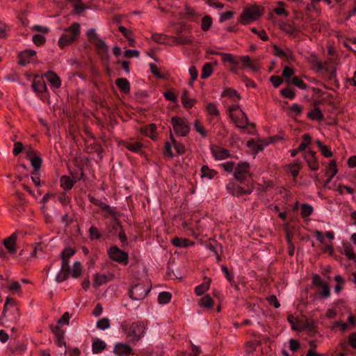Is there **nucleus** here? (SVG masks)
I'll return each mask as SVG.
<instances>
[{
  "label": "nucleus",
  "mask_w": 356,
  "mask_h": 356,
  "mask_svg": "<svg viewBox=\"0 0 356 356\" xmlns=\"http://www.w3.org/2000/svg\"><path fill=\"white\" fill-rule=\"evenodd\" d=\"M222 61L224 63H229V70L234 74H238L241 68L249 67L253 70H256L257 67L251 62L248 56H238L232 54H221Z\"/></svg>",
  "instance_id": "f257e3e1"
},
{
  "label": "nucleus",
  "mask_w": 356,
  "mask_h": 356,
  "mask_svg": "<svg viewBox=\"0 0 356 356\" xmlns=\"http://www.w3.org/2000/svg\"><path fill=\"white\" fill-rule=\"evenodd\" d=\"M75 254V250L72 248H65L61 254V266L60 271L56 276V281L57 282H62L66 280L70 275V259Z\"/></svg>",
  "instance_id": "f03ea898"
},
{
  "label": "nucleus",
  "mask_w": 356,
  "mask_h": 356,
  "mask_svg": "<svg viewBox=\"0 0 356 356\" xmlns=\"http://www.w3.org/2000/svg\"><path fill=\"white\" fill-rule=\"evenodd\" d=\"M122 327L126 332L127 337L135 344L144 336L147 323L144 321H137L131 323L128 328L125 325H122Z\"/></svg>",
  "instance_id": "7ed1b4c3"
},
{
  "label": "nucleus",
  "mask_w": 356,
  "mask_h": 356,
  "mask_svg": "<svg viewBox=\"0 0 356 356\" xmlns=\"http://www.w3.org/2000/svg\"><path fill=\"white\" fill-rule=\"evenodd\" d=\"M81 33V26L79 23L74 22L72 25L64 29V33L60 37L58 44L63 49L68 46L77 40Z\"/></svg>",
  "instance_id": "20e7f679"
},
{
  "label": "nucleus",
  "mask_w": 356,
  "mask_h": 356,
  "mask_svg": "<svg viewBox=\"0 0 356 356\" xmlns=\"http://www.w3.org/2000/svg\"><path fill=\"white\" fill-rule=\"evenodd\" d=\"M228 113L232 122L240 129H246L248 125L254 126V124H249L246 114L238 104L229 106Z\"/></svg>",
  "instance_id": "39448f33"
},
{
  "label": "nucleus",
  "mask_w": 356,
  "mask_h": 356,
  "mask_svg": "<svg viewBox=\"0 0 356 356\" xmlns=\"http://www.w3.org/2000/svg\"><path fill=\"white\" fill-rule=\"evenodd\" d=\"M264 8L256 5H252L245 8L240 16V22L247 25L252 22L257 20L263 14Z\"/></svg>",
  "instance_id": "423d86ee"
},
{
  "label": "nucleus",
  "mask_w": 356,
  "mask_h": 356,
  "mask_svg": "<svg viewBox=\"0 0 356 356\" xmlns=\"http://www.w3.org/2000/svg\"><path fill=\"white\" fill-rule=\"evenodd\" d=\"M227 190L234 196H242L244 195H250L254 190V186L252 181L247 183H237L234 180L230 181L227 185Z\"/></svg>",
  "instance_id": "0eeeda50"
},
{
  "label": "nucleus",
  "mask_w": 356,
  "mask_h": 356,
  "mask_svg": "<svg viewBox=\"0 0 356 356\" xmlns=\"http://www.w3.org/2000/svg\"><path fill=\"white\" fill-rule=\"evenodd\" d=\"M171 124L174 132L177 136L184 137L190 132L189 122L185 118L174 116L171 118Z\"/></svg>",
  "instance_id": "6e6552de"
},
{
  "label": "nucleus",
  "mask_w": 356,
  "mask_h": 356,
  "mask_svg": "<svg viewBox=\"0 0 356 356\" xmlns=\"http://www.w3.org/2000/svg\"><path fill=\"white\" fill-rule=\"evenodd\" d=\"M234 176L241 183L251 181L249 164L246 162L239 163L235 168Z\"/></svg>",
  "instance_id": "1a4fd4ad"
},
{
  "label": "nucleus",
  "mask_w": 356,
  "mask_h": 356,
  "mask_svg": "<svg viewBox=\"0 0 356 356\" xmlns=\"http://www.w3.org/2000/svg\"><path fill=\"white\" fill-rule=\"evenodd\" d=\"M108 254L111 259L122 265H127L129 262L128 253L117 246H111L108 250Z\"/></svg>",
  "instance_id": "9d476101"
},
{
  "label": "nucleus",
  "mask_w": 356,
  "mask_h": 356,
  "mask_svg": "<svg viewBox=\"0 0 356 356\" xmlns=\"http://www.w3.org/2000/svg\"><path fill=\"white\" fill-rule=\"evenodd\" d=\"M150 291V286L143 283H139L132 286L129 291L131 299L136 300H143Z\"/></svg>",
  "instance_id": "9b49d317"
},
{
  "label": "nucleus",
  "mask_w": 356,
  "mask_h": 356,
  "mask_svg": "<svg viewBox=\"0 0 356 356\" xmlns=\"http://www.w3.org/2000/svg\"><path fill=\"white\" fill-rule=\"evenodd\" d=\"M3 316L9 320H17L19 316L18 309L15 305V300L12 298H7L4 304Z\"/></svg>",
  "instance_id": "f8f14e48"
},
{
  "label": "nucleus",
  "mask_w": 356,
  "mask_h": 356,
  "mask_svg": "<svg viewBox=\"0 0 356 356\" xmlns=\"http://www.w3.org/2000/svg\"><path fill=\"white\" fill-rule=\"evenodd\" d=\"M88 41L99 50H106L107 45L97 34L95 29H90L86 32Z\"/></svg>",
  "instance_id": "ddd939ff"
},
{
  "label": "nucleus",
  "mask_w": 356,
  "mask_h": 356,
  "mask_svg": "<svg viewBox=\"0 0 356 356\" xmlns=\"http://www.w3.org/2000/svg\"><path fill=\"white\" fill-rule=\"evenodd\" d=\"M307 60L312 65V69L316 72H319L323 70H327V62H321L316 54H312L307 58Z\"/></svg>",
  "instance_id": "4468645a"
},
{
  "label": "nucleus",
  "mask_w": 356,
  "mask_h": 356,
  "mask_svg": "<svg viewBox=\"0 0 356 356\" xmlns=\"http://www.w3.org/2000/svg\"><path fill=\"white\" fill-rule=\"evenodd\" d=\"M303 157L310 170L316 171L319 168L318 161L316 156L315 152L308 150L304 153Z\"/></svg>",
  "instance_id": "2eb2a0df"
},
{
  "label": "nucleus",
  "mask_w": 356,
  "mask_h": 356,
  "mask_svg": "<svg viewBox=\"0 0 356 356\" xmlns=\"http://www.w3.org/2000/svg\"><path fill=\"white\" fill-rule=\"evenodd\" d=\"M113 353L118 356L134 355L133 348L128 344L117 343L113 348Z\"/></svg>",
  "instance_id": "dca6fc26"
},
{
  "label": "nucleus",
  "mask_w": 356,
  "mask_h": 356,
  "mask_svg": "<svg viewBox=\"0 0 356 356\" xmlns=\"http://www.w3.org/2000/svg\"><path fill=\"white\" fill-rule=\"evenodd\" d=\"M35 51L31 49H26L20 52L18 55L19 64L24 66L30 63L35 56Z\"/></svg>",
  "instance_id": "f3484780"
},
{
  "label": "nucleus",
  "mask_w": 356,
  "mask_h": 356,
  "mask_svg": "<svg viewBox=\"0 0 356 356\" xmlns=\"http://www.w3.org/2000/svg\"><path fill=\"white\" fill-rule=\"evenodd\" d=\"M140 133L153 140L157 139V127L154 123L142 127L140 128Z\"/></svg>",
  "instance_id": "a211bd4d"
},
{
  "label": "nucleus",
  "mask_w": 356,
  "mask_h": 356,
  "mask_svg": "<svg viewBox=\"0 0 356 356\" xmlns=\"http://www.w3.org/2000/svg\"><path fill=\"white\" fill-rule=\"evenodd\" d=\"M17 234L13 233L9 237L3 240L4 247L7 249L8 253L10 254H15L17 252Z\"/></svg>",
  "instance_id": "6ab92c4d"
},
{
  "label": "nucleus",
  "mask_w": 356,
  "mask_h": 356,
  "mask_svg": "<svg viewBox=\"0 0 356 356\" xmlns=\"http://www.w3.org/2000/svg\"><path fill=\"white\" fill-rule=\"evenodd\" d=\"M211 151L216 160H223L230 157L229 151L220 146H213Z\"/></svg>",
  "instance_id": "aec40b11"
},
{
  "label": "nucleus",
  "mask_w": 356,
  "mask_h": 356,
  "mask_svg": "<svg viewBox=\"0 0 356 356\" xmlns=\"http://www.w3.org/2000/svg\"><path fill=\"white\" fill-rule=\"evenodd\" d=\"M115 279L113 273H108L107 274H96L94 278V286L99 287Z\"/></svg>",
  "instance_id": "412c9836"
},
{
  "label": "nucleus",
  "mask_w": 356,
  "mask_h": 356,
  "mask_svg": "<svg viewBox=\"0 0 356 356\" xmlns=\"http://www.w3.org/2000/svg\"><path fill=\"white\" fill-rule=\"evenodd\" d=\"M121 144L129 151L134 153H139L142 151L143 145L140 142L130 140H122Z\"/></svg>",
  "instance_id": "4be33fe9"
},
{
  "label": "nucleus",
  "mask_w": 356,
  "mask_h": 356,
  "mask_svg": "<svg viewBox=\"0 0 356 356\" xmlns=\"http://www.w3.org/2000/svg\"><path fill=\"white\" fill-rule=\"evenodd\" d=\"M51 330L56 336V344L59 347L65 346L66 343L64 339V331L60 329L58 325L51 326Z\"/></svg>",
  "instance_id": "5701e85b"
},
{
  "label": "nucleus",
  "mask_w": 356,
  "mask_h": 356,
  "mask_svg": "<svg viewBox=\"0 0 356 356\" xmlns=\"http://www.w3.org/2000/svg\"><path fill=\"white\" fill-rule=\"evenodd\" d=\"M44 76L50 83L51 86L55 88H58L61 86V80L59 76L52 71H48L44 74Z\"/></svg>",
  "instance_id": "b1692460"
},
{
  "label": "nucleus",
  "mask_w": 356,
  "mask_h": 356,
  "mask_svg": "<svg viewBox=\"0 0 356 356\" xmlns=\"http://www.w3.org/2000/svg\"><path fill=\"white\" fill-rule=\"evenodd\" d=\"M107 348L106 343L102 339L95 338L92 339V351L94 354H99L106 350Z\"/></svg>",
  "instance_id": "393cba45"
},
{
  "label": "nucleus",
  "mask_w": 356,
  "mask_h": 356,
  "mask_svg": "<svg viewBox=\"0 0 356 356\" xmlns=\"http://www.w3.org/2000/svg\"><path fill=\"white\" fill-rule=\"evenodd\" d=\"M221 97H228L229 99L234 102L239 101L241 98V95L236 90L230 88H225L222 92Z\"/></svg>",
  "instance_id": "a878e982"
},
{
  "label": "nucleus",
  "mask_w": 356,
  "mask_h": 356,
  "mask_svg": "<svg viewBox=\"0 0 356 356\" xmlns=\"http://www.w3.org/2000/svg\"><path fill=\"white\" fill-rule=\"evenodd\" d=\"M181 101L184 107L188 109L191 108L196 103L195 99L190 98L189 92L186 90H183Z\"/></svg>",
  "instance_id": "bb28decb"
},
{
  "label": "nucleus",
  "mask_w": 356,
  "mask_h": 356,
  "mask_svg": "<svg viewBox=\"0 0 356 356\" xmlns=\"http://www.w3.org/2000/svg\"><path fill=\"white\" fill-rule=\"evenodd\" d=\"M172 244L177 248H187L193 245L195 243L185 238L175 237L171 241Z\"/></svg>",
  "instance_id": "cd10ccee"
},
{
  "label": "nucleus",
  "mask_w": 356,
  "mask_h": 356,
  "mask_svg": "<svg viewBox=\"0 0 356 356\" xmlns=\"http://www.w3.org/2000/svg\"><path fill=\"white\" fill-rule=\"evenodd\" d=\"M211 280L208 277L204 279L203 282L195 288V293L197 296H202L209 289Z\"/></svg>",
  "instance_id": "c85d7f7f"
},
{
  "label": "nucleus",
  "mask_w": 356,
  "mask_h": 356,
  "mask_svg": "<svg viewBox=\"0 0 356 356\" xmlns=\"http://www.w3.org/2000/svg\"><path fill=\"white\" fill-rule=\"evenodd\" d=\"M273 51L274 54L280 58H287V59H292L293 58V54L290 50H287L286 51H284L283 49H282L279 46L274 44L273 46Z\"/></svg>",
  "instance_id": "c756f323"
},
{
  "label": "nucleus",
  "mask_w": 356,
  "mask_h": 356,
  "mask_svg": "<svg viewBox=\"0 0 356 356\" xmlns=\"http://www.w3.org/2000/svg\"><path fill=\"white\" fill-rule=\"evenodd\" d=\"M118 88L124 93H129L130 91V84L127 79L119 78L115 81Z\"/></svg>",
  "instance_id": "7c9ffc66"
},
{
  "label": "nucleus",
  "mask_w": 356,
  "mask_h": 356,
  "mask_svg": "<svg viewBox=\"0 0 356 356\" xmlns=\"http://www.w3.org/2000/svg\"><path fill=\"white\" fill-rule=\"evenodd\" d=\"M32 88L36 92H43L46 90L47 86L42 78H39L33 81Z\"/></svg>",
  "instance_id": "2f4dec72"
},
{
  "label": "nucleus",
  "mask_w": 356,
  "mask_h": 356,
  "mask_svg": "<svg viewBox=\"0 0 356 356\" xmlns=\"http://www.w3.org/2000/svg\"><path fill=\"white\" fill-rule=\"evenodd\" d=\"M315 236L316 239L322 244L325 243V236L327 238H328L330 241L333 240L334 238V234L332 231L326 232L324 234L322 232L316 230L314 232Z\"/></svg>",
  "instance_id": "473e14b6"
},
{
  "label": "nucleus",
  "mask_w": 356,
  "mask_h": 356,
  "mask_svg": "<svg viewBox=\"0 0 356 356\" xmlns=\"http://www.w3.org/2000/svg\"><path fill=\"white\" fill-rule=\"evenodd\" d=\"M287 168L289 172L293 177V178H296L298 175L301 169L300 162L299 161H295L289 164Z\"/></svg>",
  "instance_id": "72a5a7b5"
},
{
  "label": "nucleus",
  "mask_w": 356,
  "mask_h": 356,
  "mask_svg": "<svg viewBox=\"0 0 356 356\" xmlns=\"http://www.w3.org/2000/svg\"><path fill=\"white\" fill-rule=\"evenodd\" d=\"M60 186L64 190H70L74 185V181L69 176H62L60 179Z\"/></svg>",
  "instance_id": "f704fd0d"
},
{
  "label": "nucleus",
  "mask_w": 356,
  "mask_h": 356,
  "mask_svg": "<svg viewBox=\"0 0 356 356\" xmlns=\"http://www.w3.org/2000/svg\"><path fill=\"white\" fill-rule=\"evenodd\" d=\"M213 72V65L211 63H206L202 69L201 78L203 79L209 77Z\"/></svg>",
  "instance_id": "c9c22d12"
},
{
  "label": "nucleus",
  "mask_w": 356,
  "mask_h": 356,
  "mask_svg": "<svg viewBox=\"0 0 356 356\" xmlns=\"http://www.w3.org/2000/svg\"><path fill=\"white\" fill-rule=\"evenodd\" d=\"M307 117L312 120L322 121L323 120V115L318 108L311 110L308 113Z\"/></svg>",
  "instance_id": "e433bc0d"
},
{
  "label": "nucleus",
  "mask_w": 356,
  "mask_h": 356,
  "mask_svg": "<svg viewBox=\"0 0 356 356\" xmlns=\"http://www.w3.org/2000/svg\"><path fill=\"white\" fill-rule=\"evenodd\" d=\"M338 169L337 167V163L335 160H332L330 162L327 169L326 174L330 177L329 181L337 175Z\"/></svg>",
  "instance_id": "4c0bfd02"
},
{
  "label": "nucleus",
  "mask_w": 356,
  "mask_h": 356,
  "mask_svg": "<svg viewBox=\"0 0 356 356\" xmlns=\"http://www.w3.org/2000/svg\"><path fill=\"white\" fill-rule=\"evenodd\" d=\"M213 300L209 295L203 296L199 301V305L202 307L210 309L213 306Z\"/></svg>",
  "instance_id": "58836bf2"
},
{
  "label": "nucleus",
  "mask_w": 356,
  "mask_h": 356,
  "mask_svg": "<svg viewBox=\"0 0 356 356\" xmlns=\"http://www.w3.org/2000/svg\"><path fill=\"white\" fill-rule=\"evenodd\" d=\"M83 273V266L79 261H75L72 266L71 275L74 278L79 277Z\"/></svg>",
  "instance_id": "ea45409f"
},
{
  "label": "nucleus",
  "mask_w": 356,
  "mask_h": 356,
  "mask_svg": "<svg viewBox=\"0 0 356 356\" xmlns=\"http://www.w3.org/2000/svg\"><path fill=\"white\" fill-rule=\"evenodd\" d=\"M206 111L208 115L213 117H218L220 111L216 103H208L206 106Z\"/></svg>",
  "instance_id": "a19ab883"
},
{
  "label": "nucleus",
  "mask_w": 356,
  "mask_h": 356,
  "mask_svg": "<svg viewBox=\"0 0 356 356\" xmlns=\"http://www.w3.org/2000/svg\"><path fill=\"white\" fill-rule=\"evenodd\" d=\"M202 177H207L209 179H213L216 175L217 172L213 169H210L207 165H203L201 168Z\"/></svg>",
  "instance_id": "79ce46f5"
},
{
  "label": "nucleus",
  "mask_w": 356,
  "mask_h": 356,
  "mask_svg": "<svg viewBox=\"0 0 356 356\" xmlns=\"http://www.w3.org/2000/svg\"><path fill=\"white\" fill-rule=\"evenodd\" d=\"M312 137L309 134H305L302 136V142L298 146V150L304 151L311 144Z\"/></svg>",
  "instance_id": "37998d69"
},
{
  "label": "nucleus",
  "mask_w": 356,
  "mask_h": 356,
  "mask_svg": "<svg viewBox=\"0 0 356 356\" xmlns=\"http://www.w3.org/2000/svg\"><path fill=\"white\" fill-rule=\"evenodd\" d=\"M118 30L122 33V35L128 40L130 46H134L133 42H134L133 38V33L131 31L128 30L123 26H120Z\"/></svg>",
  "instance_id": "c03bdc74"
},
{
  "label": "nucleus",
  "mask_w": 356,
  "mask_h": 356,
  "mask_svg": "<svg viewBox=\"0 0 356 356\" xmlns=\"http://www.w3.org/2000/svg\"><path fill=\"white\" fill-rule=\"evenodd\" d=\"M172 42L175 44H191L193 42V40L189 38L184 37V35H177L173 37Z\"/></svg>",
  "instance_id": "a18cd8bd"
},
{
  "label": "nucleus",
  "mask_w": 356,
  "mask_h": 356,
  "mask_svg": "<svg viewBox=\"0 0 356 356\" xmlns=\"http://www.w3.org/2000/svg\"><path fill=\"white\" fill-rule=\"evenodd\" d=\"M288 321L291 324V328L296 331H302V325H300L296 318H295L293 315H289L288 316Z\"/></svg>",
  "instance_id": "49530a36"
},
{
  "label": "nucleus",
  "mask_w": 356,
  "mask_h": 356,
  "mask_svg": "<svg viewBox=\"0 0 356 356\" xmlns=\"http://www.w3.org/2000/svg\"><path fill=\"white\" fill-rule=\"evenodd\" d=\"M314 209L312 206L309 204H302L300 209V214L302 218H307L312 215Z\"/></svg>",
  "instance_id": "de8ad7c7"
},
{
  "label": "nucleus",
  "mask_w": 356,
  "mask_h": 356,
  "mask_svg": "<svg viewBox=\"0 0 356 356\" xmlns=\"http://www.w3.org/2000/svg\"><path fill=\"white\" fill-rule=\"evenodd\" d=\"M317 146L318 147L320 151L321 152L322 154L325 157H331L332 156V152L331 149L326 145H323L321 141L316 140Z\"/></svg>",
  "instance_id": "09e8293b"
},
{
  "label": "nucleus",
  "mask_w": 356,
  "mask_h": 356,
  "mask_svg": "<svg viewBox=\"0 0 356 356\" xmlns=\"http://www.w3.org/2000/svg\"><path fill=\"white\" fill-rule=\"evenodd\" d=\"M343 254L349 260L356 261V254L351 245H348L343 247Z\"/></svg>",
  "instance_id": "8fccbe9b"
},
{
  "label": "nucleus",
  "mask_w": 356,
  "mask_h": 356,
  "mask_svg": "<svg viewBox=\"0 0 356 356\" xmlns=\"http://www.w3.org/2000/svg\"><path fill=\"white\" fill-rule=\"evenodd\" d=\"M172 298V295L170 292L163 291L159 294L158 296V302L160 304H167L168 303Z\"/></svg>",
  "instance_id": "3c124183"
},
{
  "label": "nucleus",
  "mask_w": 356,
  "mask_h": 356,
  "mask_svg": "<svg viewBox=\"0 0 356 356\" xmlns=\"http://www.w3.org/2000/svg\"><path fill=\"white\" fill-rule=\"evenodd\" d=\"M212 19L209 15H205L202 19L201 29L203 31H207L212 25Z\"/></svg>",
  "instance_id": "603ef678"
},
{
  "label": "nucleus",
  "mask_w": 356,
  "mask_h": 356,
  "mask_svg": "<svg viewBox=\"0 0 356 356\" xmlns=\"http://www.w3.org/2000/svg\"><path fill=\"white\" fill-rule=\"evenodd\" d=\"M96 325L98 329L104 330L110 327L111 323L108 318H102L97 321Z\"/></svg>",
  "instance_id": "864d4df0"
},
{
  "label": "nucleus",
  "mask_w": 356,
  "mask_h": 356,
  "mask_svg": "<svg viewBox=\"0 0 356 356\" xmlns=\"http://www.w3.org/2000/svg\"><path fill=\"white\" fill-rule=\"evenodd\" d=\"M280 93L281 95L284 98L293 99L295 97L294 90L289 87L282 89Z\"/></svg>",
  "instance_id": "5fc2aeb1"
},
{
  "label": "nucleus",
  "mask_w": 356,
  "mask_h": 356,
  "mask_svg": "<svg viewBox=\"0 0 356 356\" xmlns=\"http://www.w3.org/2000/svg\"><path fill=\"white\" fill-rule=\"evenodd\" d=\"M282 1H278L277 7L273 10L275 13L277 15L288 16V12L286 11Z\"/></svg>",
  "instance_id": "6e6d98bb"
},
{
  "label": "nucleus",
  "mask_w": 356,
  "mask_h": 356,
  "mask_svg": "<svg viewBox=\"0 0 356 356\" xmlns=\"http://www.w3.org/2000/svg\"><path fill=\"white\" fill-rule=\"evenodd\" d=\"M194 129L198 132L202 137H206L207 132L204 127L202 125L199 120H196L194 122Z\"/></svg>",
  "instance_id": "4d7b16f0"
},
{
  "label": "nucleus",
  "mask_w": 356,
  "mask_h": 356,
  "mask_svg": "<svg viewBox=\"0 0 356 356\" xmlns=\"http://www.w3.org/2000/svg\"><path fill=\"white\" fill-rule=\"evenodd\" d=\"M334 280L337 282V284L334 287V291L337 293H339L341 291V290L342 289L343 286L345 283V281H344L343 278L339 275H336L334 277Z\"/></svg>",
  "instance_id": "13d9d810"
},
{
  "label": "nucleus",
  "mask_w": 356,
  "mask_h": 356,
  "mask_svg": "<svg viewBox=\"0 0 356 356\" xmlns=\"http://www.w3.org/2000/svg\"><path fill=\"white\" fill-rule=\"evenodd\" d=\"M291 83L300 89H306L307 84L298 76H293L291 81Z\"/></svg>",
  "instance_id": "bf43d9fd"
},
{
  "label": "nucleus",
  "mask_w": 356,
  "mask_h": 356,
  "mask_svg": "<svg viewBox=\"0 0 356 356\" xmlns=\"http://www.w3.org/2000/svg\"><path fill=\"white\" fill-rule=\"evenodd\" d=\"M89 236L91 240L99 239L101 237V234L96 227L92 226L89 230Z\"/></svg>",
  "instance_id": "052dcab7"
},
{
  "label": "nucleus",
  "mask_w": 356,
  "mask_h": 356,
  "mask_svg": "<svg viewBox=\"0 0 356 356\" xmlns=\"http://www.w3.org/2000/svg\"><path fill=\"white\" fill-rule=\"evenodd\" d=\"M188 72H189V74L191 76L189 85L191 86H193V82L197 79V78L198 76V72H197L196 67L194 65H193V66L190 67Z\"/></svg>",
  "instance_id": "680f3d73"
},
{
  "label": "nucleus",
  "mask_w": 356,
  "mask_h": 356,
  "mask_svg": "<svg viewBox=\"0 0 356 356\" xmlns=\"http://www.w3.org/2000/svg\"><path fill=\"white\" fill-rule=\"evenodd\" d=\"M251 31L255 34H257L261 40L263 41H267L268 40L269 38L266 33V32L265 31V30L264 29H261V30H259L258 31L257 29L252 27L250 29Z\"/></svg>",
  "instance_id": "e2e57ef3"
},
{
  "label": "nucleus",
  "mask_w": 356,
  "mask_h": 356,
  "mask_svg": "<svg viewBox=\"0 0 356 356\" xmlns=\"http://www.w3.org/2000/svg\"><path fill=\"white\" fill-rule=\"evenodd\" d=\"M31 163L35 171H38L42 164V159L39 156H33L31 159Z\"/></svg>",
  "instance_id": "0e129e2a"
},
{
  "label": "nucleus",
  "mask_w": 356,
  "mask_h": 356,
  "mask_svg": "<svg viewBox=\"0 0 356 356\" xmlns=\"http://www.w3.org/2000/svg\"><path fill=\"white\" fill-rule=\"evenodd\" d=\"M220 166L222 167L224 169V170L229 173L232 172L234 170H235V163L233 161H227L222 163L220 164Z\"/></svg>",
  "instance_id": "69168bd1"
},
{
  "label": "nucleus",
  "mask_w": 356,
  "mask_h": 356,
  "mask_svg": "<svg viewBox=\"0 0 356 356\" xmlns=\"http://www.w3.org/2000/svg\"><path fill=\"white\" fill-rule=\"evenodd\" d=\"M337 191L340 194H343L345 193L353 194L354 193V190L350 186H345L343 184H339L337 188Z\"/></svg>",
  "instance_id": "338daca9"
},
{
  "label": "nucleus",
  "mask_w": 356,
  "mask_h": 356,
  "mask_svg": "<svg viewBox=\"0 0 356 356\" xmlns=\"http://www.w3.org/2000/svg\"><path fill=\"white\" fill-rule=\"evenodd\" d=\"M312 283L314 285L319 287H322L327 284V282H324L323 280L318 275H314L312 277Z\"/></svg>",
  "instance_id": "774afa93"
}]
</instances>
